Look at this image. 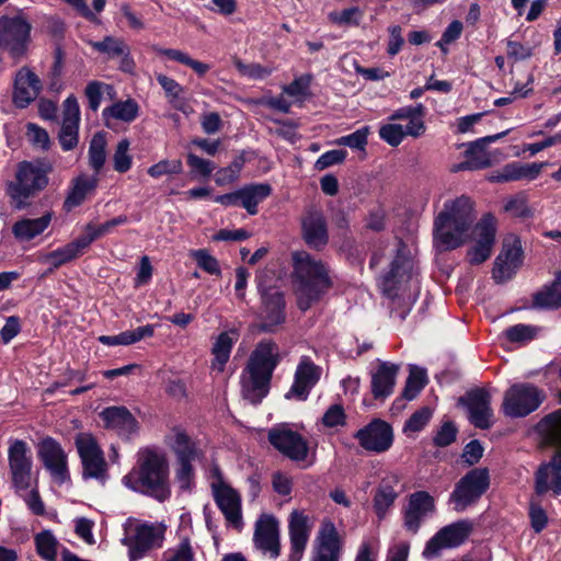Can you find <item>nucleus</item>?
Returning <instances> with one entry per match:
<instances>
[{"label":"nucleus","instance_id":"f257e3e1","mask_svg":"<svg viewBox=\"0 0 561 561\" xmlns=\"http://www.w3.org/2000/svg\"><path fill=\"white\" fill-rule=\"evenodd\" d=\"M291 283L301 311L309 310L333 287L330 266L306 251L291 254Z\"/></svg>","mask_w":561,"mask_h":561},{"label":"nucleus","instance_id":"f03ea898","mask_svg":"<svg viewBox=\"0 0 561 561\" xmlns=\"http://www.w3.org/2000/svg\"><path fill=\"white\" fill-rule=\"evenodd\" d=\"M128 489L164 502L171 496L169 462L165 454L146 447L138 451L135 467L123 478Z\"/></svg>","mask_w":561,"mask_h":561},{"label":"nucleus","instance_id":"7ed1b4c3","mask_svg":"<svg viewBox=\"0 0 561 561\" xmlns=\"http://www.w3.org/2000/svg\"><path fill=\"white\" fill-rule=\"evenodd\" d=\"M282 362L278 344L272 339H263L254 346L241 375L244 399L257 404L268 393L275 368Z\"/></svg>","mask_w":561,"mask_h":561},{"label":"nucleus","instance_id":"20e7f679","mask_svg":"<svg viewBox=\"0 0 561 561\" xmlns=\"http://www.w3.org/2000/svg\"><path fill=\"white\" fill-rule=\"evenodd\" d=\"M47 185L48 176L42 168L27 161L21 162L15 179L7 186L10 205L18 210L27 208Z\"/></svg>","mask_w":561,"mask_h":561},{"label":"nucleus","instance_id":"39448f33","mask_svg":"<svg viewBox=\"0 0 561 561\" xmlns=\"http://www.w3.org/2000/svg\"><path fill=\"white\" fill-rule=\"evenodd\" d=\"M259 282L262 307L259 314L260 322L253 324L252 330L257 333H276L286 321L284 295L275 287L264 286L263 276Z\"/></svg>","mask_w":561,"mask_h":561},{"label":"nucleus","instance_id":"423d86ee","mask_svg":"<svg viewBox=\"0 0 561 561\" xmlns=\"http://www.w3.org/2000/svg\"><path fill=\"white\" fill-rule=\"evenodd\" d=\"M31 23L21 15L0 18V47L16 65L26 55L31 42Z\"/></svg>","mask_w":561,"mask_h":561},{"label":"nucleus","instance_id":"0eeeda50","mask_svg":"<svg viewBox=\"0 0 561 561\" xmlns=\"http://www.w3.org/2000/svg\"><path fill=\"white\" fill-rule=\"evenodd\" d=\"M490 472L488 468H474L468 471L455 485L450 501L455 510L462 512L476 504L490 488Z\"/></svg>","mask_w":561,"mask_h":561},{"label":"nucleus","instance_id":"6e6552de","mask_svg":"<svg viewBox=\"0 0 561 561\" xmlns=\"http://www.w3.org/2000/svg\"><path fill=\"white\" fill-rule=\"evenodd\" d=\"M545 394L536 386L516 383L508 388L504 394L503 412L510 417H524L541 404Z\"/></svg>","mask_w":561,"mask_h":561},{"label":"nucleus","instance_id":"1a4fd4ad","mask_svg":"<svg viewBox=\"0 0 561 561\" xmlns=\"http://www.w3.org/2000/svg\"><path fill=\"white\" fill-rule=\"evenodd\" d=\"M473 530L472 522L461 519L440 528L426 543L423 556L426 559L438 557L443 549L462 545Z\"/></svg>","mask_w":561,"mask_h":561},{"label":"nucleus","instance_id":"9d476101","mask_svg":"<svg viewBox=\"0 0 561 561\" xmlns=\"http://www.w3.org/2000/svg\"><path fill=\"white\" fill-rule=\"evenodd\" d=\"M8 460L13 488L16 491L28 489L33 461L27 444L22 439L12 440L8 449Z\"/></svg>","mask_w":561,"mask_h":561},{"label":"nucleus","instance_id":"9b49d317","mask_svg":"<svg viewBox=\"0 0 561 561\" xmlns=\"http://www.w3.org/2000/svg\"><path fill=\"white\" fill-rule=\"evenodd\" d=\"M75 443L82 461L83 477L104 479L107 465L95 438L89 433H79Z\"/></svg>","mask_w":561,"mask_h":561},{"label":"nucleus","instance_id":"f8f14e48","mask_svg":"<svg viewBox=\"0 0 561 561\" xmlns=\"http://www.w3.org/2000/svg\"><path fill=\"white\" fill-rule=\"evenodd\" d=\"M342 549L343 541L335 525L323 519L313 542L311 561H340Z\"/></svg>","mask_w":561,"mask_h":561},{"label":"nucleus","instance_id":"ddd939ff","mask_svg":"<svg viewBox=\"0 0 561 561\" xmlns=\"http://www.w3.org/2000/svg\"><path fill=\"white\" fill-rule=\"evenodd\" d=\"M253 543L257 550L270 558L276 559L280 554L279 523L272 514L263 513L254 525Z\"/></svg>","mask_w":561,"mask_h":561},{"label":"nucleus","instance_id":"4468645a","mask_svg":"<svg viewBox=\"0 0 561 561\" xmlns=\"http://www.w3.org/2000/svg\"><path fill=\"white\" fill-rule=\"evenodd\" d=\"M523 262L520 241L511 236L503 242L502 250L494 262L493 278L496 283L511 279Z\"/></svg>","mask_w":561,"mask_h":561},{"label":"nucleus","instance_id":"2eb2a0df","mask_svg":"<svg viewBox=\"0 0 561 561\" xmlns=\"http://www.w3.org/2000/svg\"><path fill=\"white\" fill-rule=\"evenodd\" d=\"M163 531L152 525H139L134 533L125 536L123 545L128 548L129 561L141 559L149 550L160 547Z\"/></svg>","mask_w":561,"mask_h":561},{"label":"nucleus","instance_id":"dca6fc26","mask_svg":"<svg viewBox=\"0 0 561 561\" xmlns=\"http://www.w3.org/2000/svg\"><path fill=\"white\" fill-rule=\"evenodd\" d=\"M301 233L306 244L317 251L323 250L329 242L327 218L322 210L309 207L301 217Z\"/></svg>","mask_w":561,"mask_h":561},{"label":"nucleus","instance_id":"f3484780","mask_svg":"<svg viewBox=\"0 0 561 561\" xmlns=\"http://www.w3.org/2000/svg\"><path fill=\"white\" fill-rule=\"evenodd\" d=\"M270 444L293 461H304L308 456V443L297 432L288 428H272L268 432Z\"/></svg>","mask_w":561,"mask_h":561},{"label":"nucleus","instance_id":"a211bd4d","mask_svg":"<svg viewBox=\"0 0 561 561\" xmlns=\"http://www.w3.org/2000/svg\"><path fill=\"white\" fill-rule=\"evenodd\" d=\"M459 402L467 407L470 422L478 428L486 430L492 425L493 411L491 396L483 388H477L466 393Z\"/></svg>","mask_w":561,"mask_h":561},{"label":"nucleus","instance_id":"6ab92c4d","mask_svg":"<svg viewBox=\"0 0 561 561\" xmlns=\"http://www.w3.org/2000/svg\"><path fill=\"white\" fill-rule=\"evenodd\" d=\"M312 529V523L302 511H293L288 519L290 552L287 561H301Z\"/></svg>","mask_w":561,"mask_h":561},{"label":"nucleus","instance_id":"aec40b11","mask_svg":"<svg viewBox=\"0 0 561 561\" xmlns=\"http://www.w3.org/2000/svg\"><path fill=\"white\" fill-rule=\"evenodd\" d=\"M354 437L364 449L375 453L388 450L393 440L391 426L379 419L358 430Z\"/></svg>","mask_w":561,"mask_h":561},{"label":"nucleus","instance_id":"412c9836","mask_svg":"<svg viewBox=\"0 0 561 561\" xmlns=\"http://www.w3.org/2000/svg\"><path fill=\"white\" fill-rule=\"evenodd\" d=\"M38 456L51 477L59 483H64L69 478L67 455L54 438L47 437L41 442Z\"/></svg>","mask_w":561,"mask_h":561},{"label":"nucleus","instance_id":"4be33fe9","mask_svg":"<svg viewBox=\"0 0 561 561\" xmlns=\"http://www.w3.org/2000/svg\"><path fill=\"white\" fill-rule=\"evenodd\" d=\"M321 376V368L317 366L309 357H302L296 368L294 383L286 398H296L306 400L310 390L316 386Z\"/></svg>","mask_w":561,"mask_h":561},{"label":"nucleus","instance_id":"5701e85b","mask_svg":"<svg viewBox=\"0 0 561 561\" xmlns=\"http://www.w3.org/2000/svg\"><path fill=\"white\" fill-rule=\"evenodd\" d=\"M468 230L447 220L446 214H438L434 220V240L440 251H450L462 245Z\"/></svg>","mask_w":561,"mask_h":561},{"label":"nucleus","instance_id":"b1692460","mask_svg":"<svg viewBox=\"0 0 561 561\" xmlns=\"http://www.w3.org/2000/svg\"><path fill=\"white\" fill-rule=\"evenodd\" d=\"M41 91L42 82L37 75L27 67H22L14 80L13 103L20 108H25L36 100Z\"/></svg>","mask_w":561,"mask_h":561},{"label":"nucleus","instance_id":"393cba45","mask_svg":"<svg viewBox=\"0 0 561 561\" xmlns=\"http://www.w3.org/2000/svg\"><path fill=\"white\" fill-rule=\"evenodd\" d=\"M80 110L75 96L64 102L62 124L59 131V141L64 150H72L78 145Z\"/></svg>","mask_w":561,"mask_h":561},{"label":"nucleus","instance_id":"a878e982","mask_svg":"<svg viewBox=\"0 0 561 561\" xmlns=\"http://www.w3.org/2000/svg\"><path fill=\"white\" fill-rule=\"evenodd\" d=\"M435 510L434 499L425 491H417L410 495L404 511V526L412 534H416L422 520Z\"/></svg>","mask_w":561,"mask_h":561},{"label":"nucleus","instance_id":"bb28decb","mask_svg":"<svg viewBox=\"0 0 561 561\" xmlns=\"http://www.w3.org/2000/svg\"><path fill=\"white\" fill-rule=\"evenodd\" d=\"M506 134L507 131H504L497 135L486 136L471 142L465 152L466 160L455 165L453 171L482 170L489 168L491 165V158L489 152L485 150V145L500 139Z\"/></svg>","mask_w":561,"mask_h":561},{"label":"nucleus","instance_id":"cd10ccee","mask_svg":"<svg viewBox=\"0 0 561 561\" xmlns=\"http://www.w3.org/2000/svg\"><path fill=\"white\" fill-rule=\"evenodd\" d=\"M411 261L408 256L397 254L391 262L390 271L382 277L380 287L388 298H396L401 286L410 279Z\"/></svg>","mask_w":561,"mask_h":561},{"label":"nucleus","instance_id":"c85d7f7f","mask_svg":"<svg viewBox=\"0 0 561 561\" xmlns=\"http://www.w3.org/2000/svg\"><path fill=\"white\" fill-rule=\"evenodd\" d=\"M214 497L226 520L240 529L243 525L240 494L228 485H220L214 489Z\"/></svg>","mask_w":561,"mask_h":561},{"label":"nucleus","instance_id":"c756f323","mask_svg":"<svg viewBox=\"0 0 561 561\" xmlns=\"http://www.w3.org/2000/svg\"><path fill=\"white\" fill-rule=\"evenodd\" d=\"M400 366L389 362H380L376 371L371 373V393L375 400L383 402L393 392Z\"/></svg>","mask_w":561,"mask_h":561},{"label":"nucleus","instance_id":"7c9ffc66","mask_svg":"<svg viewBox=\"0 0 561 561\" xmlns=\"http://www.w3.org/2000/svg\"><path fill=\"white\" fill-rule=\"evenodd\" d=\"M439 214H446L447 220L453 221L468 231L476 219L473 202L470 197L465 195H461L454 201L446 202L444 204L443 211Z\"/></svg>","mask_w":561,"mask_h":561},{"label":"nucleus","instance_id":"2f4dec72","mask_svg":"<svg viewBox=\"0 0 561 561\" xmlns=\"http://www.w3.org/2000/svg\"><path fill=\"white\" fill-rule=\"evenodd\" d=\"M53 211H45L38 218H22L12 226V234L19 242H28L41 236L51 224Z\"/></svg>","mask_w":561,"mask_h":561},{"label":"nucleus","instance_id":"473e14b6","mask_svg":"<svg viewBox=\"0 0 561 561\" xmlns=\"http://www.w3.org/2000/svg\"><path fill=\"white\" fill-rule=\"evenodd\" d=\"M107 428L115 430L119 435L128 436L136 432L137 421L125 407H110L101 412Z\"/></svg>","mask_w":561,"mask_h":561},{"label":"nucleus","instance_id":"72a5a7b5","mask_svg":"<svg viewBox=\"0 0 561 561\" xmlns=\"http://www.w3.org/2000/svg\"><path fill=\"white\" fill-rule=\"evenodd\" d=\"M98 182L96 175L81 174L73 179L70 191L64 202V208L70 211L72 208L81 205L87 196L95 190Z\"/></svg>","mask_w":561,"mask_h":561},{"label":"nucleus","instance_id":"f704fd0d","mask_svg":"<svg viewBox=\"0 0 561 561\" xmlns=\"http://www.w3.org/2000/svg\"><path fill=\"white\" fill-rule=\"evenodd\" d=\"M533 308L536 309H558L561 307V272L554 280L533 296Z\"/></svg>","mask_w":561,"mask_h":561},{"label":"nucleus","instance_id":"c9c22d12","mask_svg":"<svg viewBox=\"0 0 561 561\" xmlns=\"http://www.w3.org/2000/svg\"><path fill=\"white\" fill-rule=\"evenodd\" d=\"M272 193V187L267 183L245 185L240 188V205L247 209L250 215L257 214V205L267 198Z\"/></svg>","mask_w":561,"mask_h":561},{"label":"nucleus","instance_id":"e433bc0d","mask_svg":"<svg viewBox=\"0 0 561 561\" xmlns=\"http://www.w3.org/2000/svg\"><path fill=\"white\" fill-rule=\"evenodd\" d=\"M397 476L385 478L374 496V508L379 518L385 517L388 508L393 504L398 497V492L394 484H398Z\"/></svg>","mask_w":561,"mask_h":561},{"label":"nucleus","instance_id":"4c0bfd02","mask_svg":"<svg viewBox=\"0 0 561 561\" xmlns=\"http://www.w3.org/2000/svg\"><path fill=\"white\" fill-rule=\"evenodd\" d=\"M139 113V106L136 101L128 99L116 102L103 110L102 115L107 127H112L110 119H118L125 123L134 122Z\"/></svg>","mask_w":561,"mask_h":561},{"label":"nucleus","instance_id":"58836bf2","mask_svg":"<svg viewBox=\"0 0 561 561\" xmlns=\"http://www.w3.org/2000/svg\"><path fill=\"white\" fill-rule=\"evenodd\" d=\"M82 250H84V247L81 244L79 238H77L75 241L67 243L62 248L46 254L44 256V262L50 264L48 273H53L61 265L76 259L82 252Z\"/></svg>","mask_w":561,"mask_h":561},{"label":"nucleus","instance_id":"ea45409f","mask_svg":"<svg viewBox=\"0 0 561 561\" xmlns=\"http://www.w3.org/2000/svg\"><path fill=\"white\" fill-rule=\"evenodd\" d=\"M232 334L236 333L233 331L221 332L213 344V368L217 369L218 371H222L227 362L229 360L232 346L236 342V339L231 336Z\"/></svg>","mask_w":561,"mask_h":561},{"label":"nucleus","instance_id":"a19ab883","mask_svg":"<svg viewBox=\"0 0 561 561\" xmlns=\"http://www.w3.org/2000/svg\"><path fill=\"white\" fill-rule=\"evenodd\" d=\"M158 83L162 87L168 102L175 110L187 114L190 106L181 99L184 88L180 85L174 79L159 73L156 76Z\"/></svg>","mask_w":561,"mask_h":561},{"label":"nucleus","instance_id":"79ce46f5","mask_svg":"<svg viewBox=\"0 0 561 561\" xmlns=\"http://www.w3.org/2000/svg\"><path fill=\"white\" fill-rule=\"evenodd\" d=\"M561 473V450L556 451L548 463H543L536 472L535 491L538 495L549 490L550 474Z\"/></svg>","mask_w":561,"mask_h":561},{"label":"nucleus","instance_id":"37998d69","mask_svg":"<svg viewBox=\"0 0 561 561\" xmlns=\"http://www.w3.org/2000/svg\"><path fill=\"white\" fill-rule=\"evenodd\" d=\"M127 222V217L125 215L117 216L102 225L94 226L89 224L84 228V233L79 237L81 244L88 248L94 240L103 237L108 233L114 227L124 225Z\"/></svg>","mask_w":561,"mask_h":561},{"label":"nucleus","instance_id":"c03bdc74","mask_svg":"<svg viewBox=\"0 0 561 561\" xmlns=\"http://www.w3.org/2000/svg\"><path fill=\"white\" fill-rule=\"evenodd\" d=\"M171 448L176 456V462H192L198 457V450L195 443L183 432L174 434Z\"/></svg>","mask_w":561,"mask_h":561},{"label":"nucleus","instance_id":"a18cd8bd","mask_svg":"<svg viewBox=\"0 0 561 561\" xmlns=\"http://www.w3.org/2000/svg\"><path fill=\"white\" fill-rule=\"evenodd\" d=\"M106 138L103 131L93 135L89 146V164L98 174L106 160Z\"/></svg>","mask_w":561,"mask_h":561},{"label":"nucleus","instance_id":"49530a36","mask_svg":"<svg viewBox=\"0 0 561 561\" xmlns=\"http://www.w3.org/2000/svg\"><path fill=\"white\" fill-rule=\"evenodd\" d=\"M474 232L477 234V242L488 245H494L496 234V219L488 213L482 216L480 221L476 225Z\"/></svg>","mask_w":561,"mask_h":561},{"label":"nucleus","instance_id":"de8ad7c7","mask_svg":"<svg viewBox=\"0 0 561 561\" xmlns=\"http://www.w3.org/2000/svg\"><path fill=\"white\" fill-rule=\"evenodd\" d=\"M35 543L38 554L46 561H55L57 557V540L48 531H42L35 536Z\"/></svg>","mask_w":561,"mask_h":561},{"label":"nucleus","instance_id":"09e8293b","mask_svg":"<svg viewBox=\"0 0 561 561\" xmlns=\"http://www.w3.org/2000/svg\"><path fill=\"white\" fill-rule=\"evenodd\" d=\"M91 45L95 50L106 54L110 57H117L128 53V47L122 39L111 36H106L100 42H92Z\"/></svg>","mask_w":561,"mask_h":561},{"label":"nucleus","instance_id":"8fccbe9b","mask_svg":"<svg viewBox=\"0 0 561 561\" xmlns=\"http://www.w3.org/2000/svg\"><path fill=\"white\" fill-rule=\"evenodd\" d=\"M129 146V140L124 138L117 144L116 150L114 152V170L119 173L127 172L131 167L133 159L131 156L128 154Z\"/></svg>","mask_w":561,"mask_h":561},{"label":"nucleus","instance_id":"3c124183","mask_svg":"<svg viewBox=\"0 0 561 561\" xmlns=\"http://www.w3.org/2000/svg\"><path fill=\"white\" fill-rule=\"evenodd\" d=\"M183 171V164L180 159L173 160H161L156 164H152L148 169V174L152 178H160L162 175L180 174Z\"/></svg>","mask_w":561,"mask_h":561},{"label":"nucleus","instance_id":"603ef678","mask_svg":"<svg viewBox=\"0 0 561 561\" xmlns=\"http://www.w3.org/2000/svg\"><path fill=\"white\" fill-rule=\"evenodd\" d=\"M243 163L244 161L242 158H237L228 167L219 169L216 172V183L222 186L238 180Z\"/></svg>","mask_w":561,"mask_h":561},{"label":"nucleus","instance_id":"864d4df0","mask_svg":"<svg viewBox=\"0 0 561 561\" xmlns=\"http://www.w3.org/2000/svg\"><path fill=\"white\" fill-rule=\"evenodd\" d=\"M178 467L175 469V481L179 483V488L181 491L186 492L191 491L194 484V467L192 462H176Z\"/></svg>","mask_w":561,"mask_h":561},{"label":"nucleus","instance_id":"5fc2aeb1","mask_svg":"<svg viewBox=\"0 0 561 561\" xmlns=\"http://www.w3.org/2000/svg\"><path fill=\"white\" fill-rule=\"evenodd\" d=\"M379 137L388 145L397 147L405 137L404 127L400 124H386L380 127Z\"/></svg>","mask_w":561,"mask_h":561},{"label":"nucleus","instance_id":"6e6d98bb","mask_svg":"<svg viewBox=\"0 0 561 561\" xmlns=\"http://www.w3.org/2000/svg\"><path fill=\"white\" fill-rule=\"evenodd\" d=\"M537 329L528 324H516L510 327L505 331V335L511 342H525L530 341L536 336Z\"/></svg>","mask_w":561,"mask_h":561},{"label":"nucleus","instance_id":"4d7b16f0","mask_svg":"<svg viewBox=\"0 0 561 561\" xmlns=\"http://www.w3.org/2000/svg\"><path fill=\"white\" fill-rule=\"evenodd\" d=\"M368 133L369 128L363 127L347 136L341 137L340 139L336 140V144L347 146L353 149L364 150L365 146L367 145Z\"/></svg>","mask_w":561,"mask_h":561},{"label":"nucleus","instance_id":"13d9d810","mask_svg":"<svg viewBox=\"0 0 561 561\" xmlns=\"http://www.w3.org/2000/svg\"><path fill=\"white\" fill-rule=\"evenodd\" d=\"M432 410L430 408H422L415 411L405 422V432H420L431 420Z\"/></svg>","mask_w":561,"mask_h":561},{"label":"nucleus","instance_id":"bf43d9fd","mask_svg":"<svg viewBox=\"0 0 561 561\" xmlns=\"http://www.w3.org/2000/svg\"><path fill=\"white\" fill-rule=\"evenodd\" d=\"M192 255L197 262V265L208 274H220V267L217 259L210 255L206 250H196Z\"/></svg>","mask_w":561,"mask_h":561},{"label":"nucleus","instance_id":"052dcab7","mask_svg":"<svg viewBox=\"0 0 561 561\" xmlns=\"http://www.w3.org/2000/svg\"><path fill=\"white\" fill-rule=\"evenodd\" d=\"M489 180L494 183L519 181L518 161L505 164L502 169L493 172Z\"/></svg>","mask_w":561,"mask_h":561},{"label":"nucleus","instance_id":"680f3d73","mask_svg":"<svg viewBox=\"0 0 561 561\" xmlns=\"http://www.w3.org/2000/svg\"><path fill=\"white\" fill-rule=\"evenodd\" d=\"M362 16L363 12L356 7L344 9L341 12H333L330 14L331 21L341 25H358Z\"/></svg>","mask_w":561,"mask_h":561},{"label":"nucleus","instance_id":"e2e57ef3","mask_svg":"<svg viewBox=\"0 0 561 561\" xmlns=\"http://www.w3.org/2000/svg\"><path fill=\"white\" fill-rule=\"evenodd\" d=\"M194 553L187 539L183 540L175 549L163 553V561H193Z\"/></svg>","mask_w":561,"mask_h":561},{"label":"nucleus","instance_id":"0e129e2a","mask_svg":"<svg viewBox=\"0 0 561 561\" xmlns=\"http://www.w3.org/2000/svg\"><path fill=\"white\" fill-rule=\"evenodd\" d=\"M234 66L242 76L251 79H264L271 73L270 69L261 66L260 64H244L237 59L234 61Z\"/></svg>","mask_w":561,"mask_h":561},{"label":"nucleus","instance_id":"69168bd1","mask_svg":"<svg viewBox=\"0 0 561 561\" xmlns=\"http://www.w3.org/2000/svg\"><path fill=\"white\" fill-rule=\"evenodd\" d=\"M153 335V327L152 325H144L138 327L135 330L125 331L119 333L121 345H130L134 344L145 337H149Z\"/></svg>","mask_w":561,"mask_h":561},{"label":"nucleus","instance_id":"338daca9","mask_svg":"<svg viewBox=\"0 0 561 561\" xmlns=\"http://www.w3.org/2000/svg\"><path fill=\"white\" fill-rule=\"evenodd\" d=\"M505 211L512 214V216L517 218H530L533 216V210L527 205V202L523 197H516L510 199L505 206Z\"/></svg>","mask_w":561,"mask_h":561},{"label":"nucleus","instance_id":"774afa93","mask_svg":"<svg viewBox=\"0 0 561 561\" xmlns=\"http://www.w3.org/2000/svg\"><path fill=\"white\" fill-rule=\"evenodd\" d=\"M186 161L193 172L202 176H209L216 169V164L213 161L203 159L194 153H188Z\"/></svg>","mask_w":561,"mask_h":561}]
</instances>
